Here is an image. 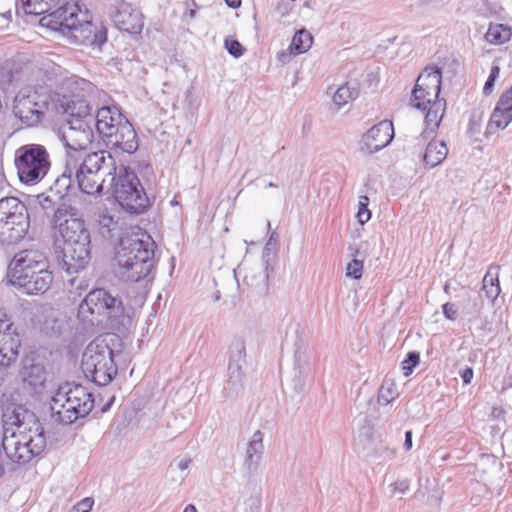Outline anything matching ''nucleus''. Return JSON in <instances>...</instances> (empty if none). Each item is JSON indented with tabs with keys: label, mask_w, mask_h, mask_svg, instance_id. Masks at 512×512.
Instances as JSON below:
<instances>
[{
	"label": "nucleus",
	"mask_w": 512,
	"mask_h": 512,
	"mask_svg": "<svg viewBox=\"0 0 512 512\" xmlns=\"http://www.w3.org/2000/svg\"><path fill=\"white\" fill-rule=\"evenodd\" d=\"M36 201L48 217L51 216V223L55 226L63 218L68 217L70 213L76 211V207L67 204L61 199V196H57L50 192L41 193L36 196Z\"/></svg>",
	"instance_id": "nucleus-22"
},
{
	"label": "nucleus",
	"mask_w": 512,
	"mask_h": 512,
	"mask_svg": "<svg viewBox=\"0 0 512 512\" xmlns=\"http://www.w3.org/2000/svg\"><path fill=\"white\" fill-rule=\"evenodd\" d=\"M23 381L33 390L43 388L46 382V371L41 364H32L23 370Z\"/></svg>",
	"instance_id": "nucleus-32"
},
{
	"label": "nucleus",
	"mask_w": 512,
	"mask_h": 512,
	"mask_svg": "<svg viewBox=\"0 0 512 512\" xmlns=\"http://www.w3.org/2000/svg\"><path fill=\"white\" fill-rule=\"evenodd\" d=\"M448 155V148L444 141L432 140L428 143L425 153L423 155V161L430 168H434L441 164Z\"/></svg>",
	"instance_id": "nucleus-30"
},
{
	"label": "nucleus",
	"mask_w": 512,
	"mask_h": 512,
	"mask_svg": "<svg viewBox=\"0 0 512 512\" xmlns=\"http://www.w3.org/2000/svg\"><path fill=\"white\" fill-rule=\"evenodd\" d=\"M369 198L364 195L360 197L359 209L357 213L358 222L363 225L367 223L371 218V212L368 209Z\"/></svg>",
	"instance_id": "nucleus-40"
},
{
	"label": "nucleus",
	"mask_w": 512,
	"mask_h": 512,
	"mask_svg": "<svg viewBox=\"0 0 512 512\" xmlns=\"http://www.w3.org/2000/svg\"><path fill=\"white\" fill-rule=\"evenodd\" d=\"M246 364V345L243 338H235L229 346L228 378L223 387V396L226 399L238 398L243 390L245 374L243 365Z\"/></svg>",
	"instance_id": "nucleus-13"
},
{
	"label": "nucleus",
	"mask_w": 512,
	"mask_h": 512,
	"mask_svg": "<svg viewBox=\"0 0 512 512\" xmlns=\"http://www.w3.org/2000/svg\"><path fill=\"white\" fill-rule=\"evenodd\" d=\"M393 138V123L389 120H383L371 127L362 136L360 152L363 155H372L388 146Z\"/></svg>",
	"instance_id": "nucleus-18"
},
{
	"label": "nucleus",
	"mask_w": 512,
	"mask_h": 512,
	"mask_svg": "<svg viewBox=\"0 0 512 512\" xmlns=\"http://www.w3.org/2000/svg\"><path fill=\"white\" fill-rule=\"evenodd\" d=\"M265 278L268 279L269 277V271H273V268L270 266L269 261L265 260Z\"/></svg>",
	"instance_id": "nucleus-55"
},
{
	"label": "nucleus",
	"mask_w": 512,
	"mask_h": 512,
	"mask_svg": "<svg viewBox=\"0 0 512 512\" xmlns=\"http://www.w3.org/2000/svg\"><path fill=\"white\" fill-rule=\"evenodd\" d=\"M393 486L395 491L405 493L409 489V482L407 480L397 481Z\"/></svg>",
	"instance_id": "nucleus-49"
},
{
	"label": "nucleus",
	"mask_w": 512,
	"mask_h": 512,
	"mask_svg": "<svg viewBox=\"0 0 512 512\" xmlns=\"http://www.w3.org/2000/svg\"><path fill=\"white\" fill-rule=\"evenodd\" d=\"M404 448L407 451L412 448V431L410 430L405 432Z\"/></svg>",
	"instance_id": "nucleus-51"
},
{
	"label": "nucleus",
	"mask_w": 512,
	"mask_h": 512,
	"mask_svg": "<svg viewBox=\"0 0 512 512\" xmlns=\"http://www.w3.org/2000/svg\"><path fill=\"white\" fill-rule=\"evenodd\" d=\"M9 460L5 455L0 453V477H2L5 473V461Z\"/></svg>",
	"instance_id": "nucleus-53"
},
{
	"label": "nucleus",
	"mask_w": 512,
	"mask_h": 512,
	"mask_svg": "<svg viewBox=\"0 0 512 512\" xmlns=\"http://www.w3.org/2000/svg\"><path fill=\"white\" fill-rule=\"evenodd\" d=\"M99 226L103 236L112 237L111 232L116 228L117 222L110 214L103 213L99 216Z\"/></svg>",
	"instance_id": "nucleus-38"
},
{
	"label": "nucleus",
	"mask_w": 512,
	"mask_h": 512,
	"mask_svg": "<svg viewBox=\"0 0 512 512\" xmlns=\"http://www.w3.org/2000/svg\"><path fill=\"white\" fill-rule=\"evenodd\" d=\"M460 376L465 385L470 384L474 376L473 368L466 367L463 371H461Z\"/></svg>",
	"instance_id": "nucleus-48"
},
{
	"label": "nucleus",
	"mask_w": 512,
	"mask_h": 512,
	"mask_svg": "<svg viewBox=\"0 0 512 512\" xmlns=\"http://www.w3.org/2000/svg\"><path fill=\"white\" fill-rule=\"evenodd\" d=\"M396 395L397 392L395 384L384 381L378 392V403L387 405L395 399Z\"/></svg>",
	"instance_id": "nucleus-36"
},
{
	"label": "nucleus",
	"mask_w": 512,
	"mask_h": 512,
	"mask_svg": "<svg viewBox=\"0 0 512 512\" xmlns=\"http://www.w3.org/2000/svg\"><path fill=\"white\" fill-rule=\"evenodd\" d=\"M21 347V335L12 321V316L0 308V356L2 364L10 365L17 359Z\"/></svg>",
	"instance_id": "nucleus-17"
},
{
	"label": "nucleus",
	"mask_w": 512,
	"mask_h": 512,
	"mask_svg": "<svg viewBox=\"0 0 512 512\" xmlns=\"http://www.w3.org/2000/svg\"><path fill=\"white\" fill-rule=\"evenodd\" d=\"M442 311L444 316L449 320H456L458 317V310L456 308V305L451 302H447L442 305Z\"/></svg>",
	"instance_id": "nucleus-44"
},
{
	"label": "nucleus",
	"mask_w": 512,
	"mask_h": 512,
	"mask_svg": "<svg viewBox=\"0 0 512 512\" xmlns=\"http://www.w3.org/2000/svg\"><path fill=\"white\" fill-rule=\"evenodd\" d=\"M94 126L106 147L132 154L139 147L134 126L118 106H103L94 116Z\"/></svg>",
	"instance_id": "nucleus-6"
},
{
	"label": "nucleus",
	"mask_w": 512,
	"mask_h": 512,
	"mask_svg": "<svg viewBox=\"0 0 512 512\" xmlns=\"http://www.w3.org/2000/svg\"><path fill=\"white\" fill-rule=\"evenodd\" d=\"M78 318L91 325H105L118 333L127 332L132 325V317L121 297L104 288L93 289L85 296L79 304Z\"/></svg>",
	"instance_id": "nucleus-3"
},
{
	"label": "nucleus",
	"mask_w": 512,
	"mask_h": 512,
	"mask_svg": "<svg viewBox=\"0 0 512 512\" xmlns=\"http://www.w3.org/2000/svg\"><path fill=\"white\" fill-rule=\"evenodd\" d=\"M69 85L71 95H63L62 99L59 100V105L64 113L69 115V120L94 118L91 113L92 108L86 98V95L93 90L92 83L83 78H78L70 82Z\"/></svg>",
	"instance_id": "nucleus-15"
},
{
	"label": "nucleus",
	"mask_w": 512,
	"mask_h": 512,
	"mask_svg": "<svg viewBox=\"0 0 512 512\" xmlns=\"http://www.w3.org/2000/svg\"><path fill=\"white\" fill-rule=\"evenodd\" d=\"M53 281L52 273L47 270L46 264H40L39 269L31 274H20L15 277L11 285L28 295L46 292Z\"/></svg>",
	"instance_id": "nucleus-19"
},
{
	"label": "nucleus",
	"mask_w": 512,
	"mask_h": 512,
	"mask_svg": "<svg viewBox=\"0 0 512 512\" xmlns=\"http://www.w3.org/2000/svg\"><path fill=\"white\" fill-rule=\"evenodd\" d=\"M198 9V4L195 0H190L186 2V12L185 15L189 16L190 19L195 18Z\"/></svg>",
	"instance_id": "nucleus-47"
},
{
	"label": "nucleus",
	"mask_w": 512,
	"mask_h": 512,
	"mask_svg": "<svg viewBox=\"0 0 512 512\" xmlns=\"http://www.w3.org/2000/svg\"><path fill=\"white\" fill-rule=\"evenodd\" d=\"M63 239L61 269L68 274L78 273L86 268L91 259V235L79 210L63 218L53 226Z\"/></svg>",
	"instance_id": "nucleus-4"
},
{
	"label": "nucleus",
	"mask_w": 512,
	"mask_h": 512,
	"mask_svg": "<svg viewBox=\"0 0 512 512\" xmlns=\"http://www.w3.org/2000/svg\"><path fill=\"white\" fill-rule=\"evenodd\" d=\"M473 123H474L473 119H470L469 126H470L471 130H473Z\"/></svg>",
	"instance_id": "nucleus-62"
},
{
	"label": "nucleus",
	"mask_w": 512,
	"mask_h": 512,
	"mask_svg": "<svg viewBox=\"0 0 512 512\" xmlns=\"http://www.w3.org/2000/svg\"><path fill=\"white\" fill-rule=\"evenodd\" d=\"M94 500L91 497L84 498L74 506V512H90Z\"/></svg>",
	"instance_id": "nucleus-45"
},
{
	"label": "nucleus",
	"mask_w": 512,
	"mask_h": 512,
	"mask_svg": "<svg viewBox=\"0 0 512 512\" xmlns=\"http://www.w3.org/2000/svg\"><path fill=\"white\" fill-rule=\"evenodd\" d=\"M93 408V394L83 385L74 382L60 386L52 397L53 416L65 425L84 418Z\"/></svg>",
	"instance_id": "nucleus-8"
},
{
	"label": "nucleus",
	"mask_w": 512,
	"mask_h": 512,
	"mask_svg": "<svg viewBox=\"0 0 512 512\" xmlns=\"http://www.w3.org/2000/svg\"><path fill=\"white\" fill-rule=\"evenodd\" d=\"M305 387V373L300 374V372H296L295 377L293 378V388L297 393L303 392Z\"/></svg>",
	"instance_id": "nucleus-46"
},
{
	"label": "nucleus",
	"mask_w": 512,
	"mask_h": 512,
	"mask_svg": "<svg viewBox=\"0 0 512 512\" xmlns=\"http://www.w3.org/2000/svg\"><path fill=\"white\" fill-rule=\"evenodd\" d=\"M512 122V85L499 97L487 124L486 134L505 129Z\"/></svg>",
	"instance_id": "nucleus-21"
},
{
	"label": "nucleus",
	"mask_w": 512,
	"mask_h": 512,
	"mask_svg": "<svg viewBox=\"0 0 512 512\" xmlns=\"http://www.w3.org/2000/svg\"><path fill=\"white\" fill-rule=\"evenodd\" d=\"M9 429H5L2 440V448L6 457L13 463L19 465L30 462L34 457L41 454L46 447L44 429L40 423H35V428H28V431H14L7 435Z\"/></svg>",
	"instance_id": "nucleus-10"
},
{
	"label": "nucleus",
	"mask_w": 512,
	"mask_h": 512,
	"mask_svg": "<svg viewBox=\"0 0 512 512\" xmlns=\"http://www.w3.org/2000/svg\"><path fill=\"white\" fill-rule=\"evenodd\" d=\"M107 158L113 159L104 150L87 153L84 156L68 155L75 182L82 193L87 195H101L103 193L105 179L100 172Z\"/></svg>",
	"instance_id": "nucleus-9"
},
{
	"label": "nucleus",
	"mask_w": 512,
	"mask_h": 512,
	"mask_svg": "<svg viewBox=\"0 0 512 512\" xmlns=\"http://www.w3.org/2000/svg\"><path fill=\"white\" fill-rule=\"evenodd\" d=\"M500 74V67L498 65H493L490 70V74L484 84L483 94L488 96L492 93L494 89L495 82Z\"/></svg>",
	"instance_id": "nucleus-41"
},
{
	"label": "nucleus",
	"mask_w": 512,
	"mask_h": 512,
	"mask_svg": "<svg viewBox=\"0 0 512 512\" xmlns=\"http://www.w3.org/2000/svg\"><path fill=\"white\" fill-rule=\"evenodd\" d=\"M359 95V87L356 82H346L341 85L333 95V102L340 109Z\"/></svg>",
	"instance_id": "nucleus-33"
},
{
	"label": "nucleus",
	"mask_w": 512,
	"mask_h": 512,
	"mask_svg": "<svg viewBox=\"0 0 512 512\" xmlns=\"http://www.w3.org/2000/svg\"><path fill=\"white\" fill-rule=\"evenodd\" d=\"M110 17L119 30L129 34H140L142 31L143 23L139 18V12L127 3L121 2L116 6Z\"/></svg>",
	"instance_id": "nucleus-23"
},
{
	"label": "nucleus",
	"mask_w": 512,
	"mask_h": 512,
	"mask_svg": "<svg viewBox=\"0 0 512 512\" xmlns=\"http://www.w3.org/2000/svg\"><path fill=\"white\" fill-rule=\"evenodd\" d=\"M277 186H278L277 184H275V183H273V182H269V183H268V185H267L266 187H268V188H275V187H277Z\"/></svg>",
	"instance_id": "nucleus-60"
},
{
	"label": "nucleus",
	"mask_w": 512,
	"mask_h": 512,
	"mask_svg": "<svg viewBox=\"0 0 512 512\" xmlns=\"http://www.w3.org/2000/svg\"><path fill=\"white\" fill-rule=\"evenodd\" d=\"M190 464H191V459L190 458L182 459L178 463V468L181 471H184V470H186L189 467Z\"/></svg>",
	"instance_id": "nucleus-52"
},
{
	"label": "nucleus",
	"mask_w": 512,
	"mask_h": 512,
	"mask_svg": "<svg viewBox=\"0 0 512 512\" xmlns=\"http://www.w3.org/2000/svg\"><path fill=\"white\" fill-rule=\"evenodd\" d=\"M71 168L70 160L68 159L67 155L62 174L55 179L53 185L49 188L50 192L57 196H61L63 201L69 190L73 187V183L75 182L74 173Z\"/></svg>",
	"instance_id": "nucleus-29"
},
{
	"label": "nucleus",
	"mask_w": 512,
	"mask_h": 512,
	"mask_svg": "<svg viewBox=\"0 0 512 512\" xmlns=\"http://www.w3.org/2000/svg\"><path fill=\"white\" fill-rule=\"evenodd\" d=\"M278 239H279V235H278V233H277V232H272V233L270 234V236H269V239H268V241H267L266 245H265L264 251H265V252H266V251H268V250H269V247H270L271 245H276V244H277V242H278Z\"/></svg>",
	"instance_id": "nucleus-50"
},
{
	"label": "nucleus",
	"mask_w": 512,
	"mask_h": 512,
	"mask_svg": "<svg viewBox=\"0 0 512 512\" xmlns=\"http://www.w3.org/2000/svg\"><path fill=\"white\" fill-rule=\"evenodd\" d=\"M78 3H63L52 13L40 18V25L52 31L72 37L76 42L101 49L107 42V28L92 21L80 22Z\"/></svg>",
	"instance_id": "nucleus-2"
},
{
	"label": "nucleus",
	"mask_w": 512,
	"mask_h": 512,
	"mask_svg": "<svg viewBox=\"0 0 512 512\" xmlns=\"http://www.w3.org/2000/svg\"><path fill=\"white\" fill-rule=\"evenodd\" d=\"M94 118L68 120V127L59 137L67 155H83V151L94 141Z\"/></svg>",
	"instance_id": "nucleus-16"
},
{
	"label": "nucleus",
	"mask_w": 512,
	"mask_h": 512,
	"mask_svg": "<svg viewBox=\"0 0 512 512\" xmlns=\"http://www.w3.org/2000/svg\"><path fill=\"white\" fill-rule=\"evenodd\" d=\"M501 412H502L501 409L493 408L492 415L494 417H497Z\"/></svg>",
	"instance_id": "nucleus-58"
},
{
	"label": "nucleus",
	"mask_w": 512,
	"mask_h": 512,
	"mask_svg": "<svg viewBox=\"0 0 512 512\" xmlns=\"http://www.w3.org/2000/svg\"><path fill=\"white\" fill-rule=\"evenodd\" d=\"M2 421L4 430L7 426H16L20 431H28L29 427L35 428V423H39L33 412L24 405L14 402L6 403L2 408Z\"/></svg>",
	"instance_id": "nucleus-20"
},
{
	"label": "nucleus",
	"mask_w": 512,
	"mask_h": 512,
	"mask_svg": "<svg viewBox=\"0 0 512 512\" xmlns=\"http://www.w3.org/2000/svg\"><path fill=\"white\" fill-rule=\"evenodd\" d=\"M3 16L8 19V20H11L12 19V12L9 10L7 11L6 13L3 14Z\"/></svg>",
	"instance_id": "nucleus-59"
},
{
	"label": "nucleus",
	"mask_w": 512,
	"mask_h": 512,
	"mask_svg": "<svg viewBox=\"0 0 512 512\" xmlns=\"http://www.w3.org/2000/svg\"><path fill=\"white\" fill-rule=\"evenodd\" d=\"M358 254H359V250L356 249L355 252L353 253V256L356 257Z\"/></svg>",
	"instance_id": "nucleus-63"
},
{
	"label": "nucleus",
	"mask_w": 512,
	"mask_h": 512,
	"mask_svg": "<svg viewBox=\"0 0 512 512\" xmlns=\"http://www.w3.org/2000/svg\"><path fill=\"white\" fill-rule=\"evenodd\" d=\"M34 253L32 251H22L16 254L13 259L10 261L7 268V278L8 282L12 283L15 280V277L20 274H31V272H36L40 264H46L45 261L36 260L32 257Z\"/></svg>",
	"instance_id": "nucleus-25"
},
{
	"label": "nucleus",
	"mask_w": 512,
	"mask_h": 512,
	"mask_svg": "<svg viewBox=\"0 0 512 512\" xmlns=\"http://www.w3.org/2000/svg\"><path fill=\"white\" fill-rule=\"evenodd\" d=\"M183 512H197V509L193 504H189L184 508Z\"/></svg>",
	"instance_id": "nucleus-56"
},
{
	"label": "nucleus",
	"mask_w": 512,
	"mask_h": 512,
	"mask_svg": "<svg viewBox=\"0 0 512 512\" xmlns=\"http://www.w3.org/2000/svg\"><path fill=\"white\" fill-rule=\"evenodd\" d=\"M442 84V69L437 65H428L418 76L412 91L414 107L426 110L428 104L438 101Z\"/></svg>",
	"instance_id": "nucleus-14"
},
{
	"label": "nucleus",
	"mask_w": 512,
	"mask_h": 512,
	"mask_svg": "<svg viewBox=\"0 0 512 512\" xmlns=\"http://www.w3.org/2000/svg\"><path fill=\"white\" fill-rule=\"evenodd\" d=\"M363 273V260L352 259L346 266V276L354 280H359Z\"/></svg>",
	"instance_id": "nucleus-39"
},
{
	"label": "nucleus",
	"mask_w": 512,
	"mask_h": 512,
	"mask_svg": "<svg viewBox=\"0 0 512 512\" xmlns=\"http://www.w3.org/2000/svg\"><path fill=\"white\" fill-rule=\"evenodd\" d=\"M420 363V353L417 351H410L406 354L405 359L401 362V368L405 377L410 376L414 368Z\"/></svg>",
	"instance_id": "nucleus-37"
},
{
	"label": "nucleus",
	"mask_w": 512,
	"mask_h": 512,
	"mask_svg": "<svg viewBox=\"0 0 512 512\" xmlns=\"http://www.w3.org/2000/svg\"><path fill=\"white\" fill-rule=\"evenodd\" d=\"M448 288H449V287H448V284H446V285L444 286V290H445V292H448Z\"/></svg>",
	"instance_id": "nucleus-64"
},
{
	"label": "nucleus",
	"mask_w": 512,
	"mask_h": 512,
	"mask_svg": "<svg viewBox=\"0 0 512 512\" xmlns=\"http://www.w3.org/2000/svg\"><path fill=\"white\" fill-rule=\"evenodd\" d=\"M313 42V37L310 32L301 29L295 33L290 44V51L293 54H302L309 50Z\"/></svg>",
	"instance_id": "nucleus-35"
},
{
	"label": "nucleus",
	"mask_w": 512,
	"mask_h": 512,
	"mask_svg": "<svg viewBox=\"0 0 512 512\" xmlns=\"http://www.w3.org/2000/svg\"><path fill=\"white\" fill-rule=\"evenodd\" d=\"M62 0H16V14H19V9L21 8L26 15H43L46 16L56 9H54L57 5L61 3Z\"/></svg>",
	"instance_id": "nucleus-28"
},
{
	"label": "nucleus",
	"mask_w": 512,
	"mask_h": 512,
	"mask_svg": "<svg viewBox=\"0 0 512 512\" xmlns=\"http://www.w3.org/2000/svg\"><path fill=\"white\" fill-rule=\"evenodd\" d=\"M17 175L21 183L35 185L42 181L51 168L50 155L41 144H25L15 151Z\"/></svg>",
	"instance_id": "nucleus-12"
},
{
	"label": "nucleus",
	"mask_w": 512,
	"mask_h": 512,
	"mask_svg": "<svg viewBox=\"0 0 512 512\" xmlns=\"http://www.w3.org/2000/svg\"><path fill=\"white\" fill-rule=\"evenodd\" d=\"M499 270V265L489 266L482 281V290L485 292L486 297L490 299L492 303L495 302L501 292L499 283Z\"/></svg>",
	"instance_id": "nucleus-31"
},
{
	"label": "nucleus",
	"mask_w": 512,
	"mask_h": 512,
	"mask_svg": "<svg viewBox=\"0 0 512 512\" xmlns=\"http://www.w3.org/2000/svg\"><path fill=\"white\" fill-rule=\"evenodd\" d=\"M30 216L27 206L16 197L0 200V242L3 245L19 243L28 233Z\"/></svg>",
	"instance_id": "nucleus-11"
},
{
	"label": "nucleus",
	"mask_w": 512,
	"mask_h": 512,
	"mask_svg": "<svg viewBox=\"0 0 512 512\" xmlns=\"http://www.w3.org/2000/svg\"><path fill=\"white\" fill-rule=\"evenodd\" d=\"M225 48L227 49L228 53L235 58L242 56L245 52V48L236 39H226Z\"/></svg>",
	"instance_id": "nucleus-42"
},
{
	"label": "nucleus",
	"mask_w": 512,
	"mask_h": 512,
	"mask_svg": "<svg viewBox=\"0 0 512 512\" xmlns=\"http://www.w3.org/2000/svg\"><path fill=\"white\" fill-rule=\"evenodd\" d=\"M155 242L144 233H126L115 248L114 272L125 282L153 279L156 261Z\"/></svg>",
	"instance_id": "nucleus-1"
},
{
	"label": "nucleus",
	"mask_w": 512,
	"mask_h": 512,
	"mask_svg": "<svg viewBox=\"0 0 512 512\" xmlns=\"http://www.w3.org/2000/svg\"><path fill=\"white\" fill-rule=\"evenodd\" d=\"M110 406V403H107L103 408L102 411L105 412Z\"/></svg>",
	"instance_id": "nucleus-61"
},
{
	"label": "nucleus",
	"mask_w": 512,
	"mask_h": 512,
	"mask_svg": "<svg viewBox=\"0 0 512 512\" xmlns=\"http://www.w3.org/2000/svg\"><path fill=\"white\" fill-rule=\"evenodd\" d=\"M228 7L236 9L240 7L241 0H224Z\"/></svg>",
	"instance_id": "nucleus-54"
},
{
	"label": "nucleus",
	"mask_w": 512,
	"mask_h": 512,
	"mask_svg": "<svg viewBox=\"0 0 512 512\" xmlns=\"http://www.w3.org/2000/svg\"><path fill=\"white\" fill-rule=\"evenodd\" d=\"M445 109L446 100L444 98L438 101H433V104H428V107L425 110L427 112L424 119L426 129L420 135L423 140H427L436 133L445 113Z\"/></svg>",
	"instance_id": "nucleus-27"
},
{
	"label": "nucleus",
	"mask_w": 512,
	"mask_h": 512,
	"mask_svg": "<svg viewBox=\"0 0 512 512\" xmlns=\"http://www.w3.org/2000/svg\"><path fill=\"white\" fill-rule=\"evenodd\" d=\"M112 195L120 207L129 215H142L152 206L144 186L136 172L129 166H114Z\"/></svg>",
	"instance_id": "nucleus-7"
},
{
	"label": "nucleus",
	"mask_w": 512,
	"mask_h": 512,
	"mask_svg": "<svg viewBox=\"0 0 512 512\" xmlns=\"http://www.w3.org/2000/svg\"><path fill=\"white\" fill-rule=\"evenodd\" d=\"M264 452L263 433L260 430L254 432L247 444L244 467L249 473H254L260 464Z\"/></svg>",
	"instance_id": "nucleus-26"
},
{
	"label": "nucleus",
	"mask_w": 512,
	"mask_h": 512,
	"mask_svg": "<svg viewBox=\"0 0 512 512\" xmlns=\"http://www.w3.org/2000/svg\"><path fill=\"white\" fill-rule=\"evenodd\" d=\"M511 28L504 24L490 25L485 38L492 44H503L511 38Z\"/></svg>",
	"instance_id": "nucleus-34"
},
{
	"label": "nucleus",
	"mask_w": 512,
	"mask_h": 512,
	"mask_svg": "<svg viewBox=\"0 0 512 512\" xmlns=\"http://www.w3.org/2000/svg\"><path fill=\"white\" fill-rule=\"evenodd\" d=\"M220 297H221V296H220V291H218V290H217V291H215V292L213 293L212 298H213V300H214V301H218V300L220 299Z\"/></svg>",
	"instance_id": "nucleus-57"
},
{
	"label": "nucleus",
	"mask_w": 512,
	"mask_h": 512,
	"mask_svg": "<svg viewBox=\"0 0 512 512\" xmlns=\"http://www.w3.org/2000/svg\"><path fill=\"white\" fill-rule=\"evenodd\" d=\"M13 113L28 127L38 125L44 117L42 106L30 95L16 99L13 106Z\"/></svg>",
	"instance_id": "nucleus-24"
},
{
	"label": "nucleus",
	"mask_w": 512,
	"mask_h": 512,
	"mask_svg": "<svg viewBox=\"0 0 512 512\" xmlns=\"http://www.w3.org/2000/svg\"><path fill=\"white\" fill-rule=\"evenodd\" d=\"M294 358H295V369L298 372H300V374L306 373L308 360H307V356H306L305 352L296 350Z\"/></svg>",
	"instance_id": "nucleus-43"
},
{
	"label": "nucleus",
	"mask_w": 512,
	"mask_h": 512,
	"mask_svg": "<svg viewBox=\"0 0 512 512\" xmlns=\"http://www.w3.org/2000/svg\"><path fill=\"white\" fill-rule=\"evenodd\" d=\"M121 342L115 333L96 337L85 348L81 358V369L85 377L97 384L106 386L113 381L118 374L115 363L116 351L112 345Z\"/></svg>",
	"instance_id": "nucleus-5"
}]
</instances>
